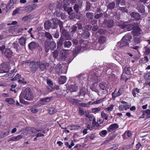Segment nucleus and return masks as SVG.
<instances>
[{
    "label": "nucleus",
    "instance_id": "f257e3e1",
    "mask_svg": "<svg viewBox=\"0 0 150 150\" xmlns=\"http://www.w3.org/2000/svg\"><path fill=\"white\" fill-rule=\"evenodd\" d=\"M33 97V94L32 93L31 89L29 88H25L23 92H22L20 96V100L21 103H23V99L27 100H31Z\"/></svg>",
    "mask_w": 150,
    "mask_h": 150
},
{
    "label": "nucleus",
    "instance_id": "f03ea898",
    "mask_svg": "<svg viewBox=\"0 0 150 150\" xmlns=\"http://www.w3.org/2000/svg\"><path fill=\"white\" fill-rule=\"evenodd\" d=\"M45 51L46 52H49L50 49L51 50H54L56 48L57 45L54 41H51L49 42L48 41L46 40L45 42Z\"/></svg>",
    "mask_w": 150,
    "mask_h": 150
},
{
    "label": "nucleus",
    "instance_id": "7ed1b4c3",
    "mask_svg": "<svg viewBox=\"0 0 150 150\" xmlns=\"http://www.w3.org/2000/svg\"><path fill=\"white\" fill-rule=\"evenodd\" d=\"M119 25L122 29H124L125 31H129L132 30L134 27L133 23L129 24L127 22H120Z\"/></svg>",
    "mask_w": 150,
    "mask_h": 150
},
{
    "label": "nucleus",
    "instance_id": "20e7f679",
    "mask_svg": "<svg viewBox=\"0 0 150 150\" xmlns=\"http://www.w3.org/2000/svg\"><path fill=\"white\" fill-rule=\"evenodd\" d=\"M39 62V61L36 62L35 60H33L31 62L30 66V70L32 72L35 73L37 70Z\"/></svg>",
    "mask_w": 150,
    "mask_h": 150
},
{
    "label": "nucleus",
    "instance_id": "39448f33",
    "mask_svg": "<svg viewBox=\"0 0 150 150\" xmlns=\"http://www.w3.org/2000/svg\"><path fill=\"white\" fill-rule=\"evenodd\" d=\"M77 28L79 30H81L82 28V25L79 22L77 23L75 25H73L71 29V33L73 34L77 31Z\"/></svg>",
    "mask_w": 150,
    "mask_h": 150
},
{
    "label": "nucleus",
    "instance_id": "423d86ee",
    "mask_svg": "<svg viewBox=\"0 0 150 150\" xmlns=\"http://www.w3.org/2000/svg\"><path fill=\"white\" fill-rule=\"evenodd\" d=\"M106 39L105 38L104 36H101L99 38L98 42L96 44V46H99L98 48V49L99 50H101L103 49V47H100V44H103L106 43Z\"/></svg>",
    "mask_w": 150,
    "mask_h": 150
},
{
    "label": "nucleus",
    "instance_id": "0eeeda50",
    "mask_svg": "<svg viewBox=\"0 0 150 150\" xmlns=\"http://www.w3.org/2000/svg\"><path fill=\"white\" fill-rule=\"evenodd\" d=\"M2 68V69H0V73L8 72L10 69L9 63L8 62L4 63L3 65Z\"/></svg>",
    "mask_w": 150,
    "mask_h": 150
},
{
    "label": "nucleus",
    "instance_id": "6e6552de",
    "mask_svg": "<svg viewBox=\"0 0 150 150\" xmlns=\"http://www.w3.org/2000/svg\"><path fill=\"white\" fill-rule=\"evenodd\" d=\"M39 62L38 64V66L40 69L42 71H43L47 67L49 66V64L46 62H40L38 61Z\"/></svg>",
    "mask_w": 150,
    "mask_h": 150
},
{
    "label": "nucleus",
    "instance_id": "1a4fd4ad",
    "mask_svg": "<svg viewBox=\"0 0 150 150\" xmlns=\"http://www.w3.org/2000/svg\"><path fill=\"white\" fill-rule=\"evenodd\" d=\"M99 86L101 89L105 91V92L106 93L108 92V90H110L109 88V85L105 82H102L99 83Z\"/></svg>",
    "mask_w": 150,
    "mask_h": 150
},
{
    "label": "nucleus",
    "instance_id": "9d476101",
    "mask_svg": "<svg viewBox=\"0 0 150 150\" xmlns=\"http://www.w3.org/2000/svg\"><path fill=\"white\" fill-rule=\"evenodd\" d=\"M12 47L15 49L16 51L18 52L21 51L23 48L22 47L21 45L20 46L19 43L16 41L14 42L13 43Z\"/></svg>",
    "mask_w": 150,
    "mask_h": 150
},
{
    "label": "nucleus",
    "instance_id": "9b49d317",
    "mask_svg": "<svg viewBox=\"0 0 150 150\" xmlns=\"http://www.w3.org/2000/svg\"><path fill=\"white\" fill-rule=\"evenodd\" d=\"M61 33L64 37L65 40H71V37L66 30L65 29H62Z\"/></svg>",
    "mask_w": 150,
    "mask_h": 150
},
{
    "label": "nucleus",
    "instance_id": "f8f14e48",
    "mask_svg": "<svg viewBox=\"0 0 150 150\" xmlns=\"http://www.w3.org/2000/svg\"><path fill=\"white\" fill-rule=\"evenodd\" d=\"M132 39V37L130 34H128L124 36L122 39V41H124L125 42H128L129 44L130 42V40Z\"/></svg>",
    "mask_w": 150,
    "mask_h": 150
},
{
    "label": "nucleus",
    "instance_id": "ddd939ff",
    "mask_svg": "<svg viewBox=\"0 0 150 150\" xmlns=\"http://www.w3.org/2000/svg\"><path fill=\"white\" fill-rule=\"evenodd\" d=\"M5 56L7 57L10 58L13 54V52L9 49H6L4 52Z\"/></svg>",
    "mask_w": 150,
    "mask_h": 150
},
{
    "label": "nucleus",
    "instance_id": "4468645a",
    "mask_svg": "<svg viewBox=\"0 0 150 150\" xmlns=\"http://www.w3.org/2000/svg\"><path fill=\"white\" fill-rule=\"evenodd\" d=\"M132 33L134 35H138L141 34L140 29L138 26L134 27Z\"/></svg>",
    "mask_w": 150,
    "mask_h": 150
},
{
    "label": "nucleus",
    "instance_id": "2eb2a0df",
    "mask_svg": "<svg viewBox=\"0 0 150 150\" xmlns=\"http://www.w3.org/2000/svg\"><path fill=\"white\" fill-rule=\"evenodd\" d=\"M119 127L118 125L116 123H114L111 125L108 128L107 130L109 132H111L112 131L116 129Z\"/></svg>",
    "mask_w": 150,
    "mask_h": 150
},
{
    "label": "nucleus",
    "instance_id": "dca6fc26",
    "mask_svg": "<svg viewBox=\"0 0 150 150\" xmlns=\"http://www.w3.org/2000/svg\"><path fill=\"white\" fill-rule=\"evenodd\" d=\"M51 21L52 22V23L54 25V26L52 28L54 29L57 28L58 24L59 22L61 21L57 18H54L52 19Z\"/></svg>",
    "mask_w": 150,
    "mask_h": 150
},
{
    "label": "nucleus",
    "instance_id": "f3484780",
    "mask_svg": "<svg viewBox=\"0 0 150 150\" xmlns=\"http://www.w3.org/2000/svg\"><path fill=\"white\" fill-rule=\"evenodd\" d=\"M117 45L120 47L122 48L124 47L128 46L129 44L128 43V42H125L124 41H122V39L121 41L117 43Z\"/></svg>",
    "mask_w": 150,
    "mask_h": 150
},
{
    "label": "nucleus",
    "instance_id": "a211bd4d",
    "mask_svg": "<svg viewBox=\"0 0 150 150\" xmlns=\"http://www.w3.org/2000/svg\"><path fill=\"white\" fill-rule=\"evenodd\" d=\"M26 40L27 39L24 37H22L19 39V43L23 48L25 45Z\"/></svg>",
    "mask_w": 150,
    "mask_h": 150
},
{
    "label": "nucleus",
    "instance_id": "6ab92c4d",
    "mask_svg": "<svg viewBox=\"0 0 150 150\" xmlns=\"http://www.w3.org/2000/svg\"><path fill=\"white\" fill-rule=\"evenodd\" d=\"M130 15L132 17L134 18L137 20H139L140 17V14L137 13L132 12L130 13Z\"/></svg>",
    "mask_w": 150,
    "mask_h": 150
},
{
    "label": "nucleus",
    "instance_id": "aec40b11",
    "mask_svg": "<svg viewBox=\"0 0 150 150\" xmlns=\"http://www.w3.org/2000/svg\"><path fill=\"white\" fill-rule=\"evenodd\" d=\"M55 69L59 74L62 73V67L60 64H58L55 67Z\"/></svg>",
    "mask_w": 150,
    "mask_h": 150
},
{
    "label": "nucleus",
    "instance_id": "412c9836",
    "mask_svg": "<svg viewBox=\"0 0 150 150\" xmlns=\"http://www.w3.org/2000/svg\"><path fill=\"white\" fill-rule=\"evenodd\" d=\"M83 30V31L81 35L82 37L84 39L88 38L90 35L89 32L88 31H84Z\"/></svg>",
    "mask_w": 150,
    "mask_h": 150
},
{
    "label": "nucleus",
    "instance_id": "4be33fe9",
    "mask_svg": "<svg viewBox=\"0 0 150 150\" xmlns=\"http://www.w3.org/2000/svg\"><path fill=\"white\" fill-rule=\"evenodd\" d=\"M137 8L138 11L141 13H143L145 12V6H144L138 5L137 7Z\"/></svg>",
    "mask_w": 150,
    "mask_h": 150
},
{
    "label": "nucleus",
    "instance_id": "5701e85b",
    "mask_svg": "<svg viewBox=\"0 0 150 150\" xmlns=\"http://www.w3.org/2000/svg\"><path fill=\"white\" fill-rule=\"evenodd\" d=\"M51 23L49 21H47L44 23V27L46 30L49 29L51 27Z\"/></svg>",
    "mask_w": 150,
    "mask_h": 150
},
{
    "label": "nucleus",
    "instance_id": "b1692460",
    "mask_svg": "<svg viewBox=\"0 0 150 150\" xmlns=\"http://www.w3.org/2000/svg\"><path fill=\"white\" fill-rule=\"evenodd\" d=\"M69 88L71 92H76L78 89V86L76 84L71 85L69 86Z\"/></svg>",
    "mask_w": 150,
    "mask_h": 150
},
{
    "label": "nucleus",
    "instance_id": "393cba45",
    "mask_svg": "<svg viewBox=\"0 0 150 150\" xmlns=\"http://www.w3.org/2000/svg\"><path fill=\"white\" fill-rule=\"evenodd\" d=\"M115 6V3L114 2H112L108 4L107 6V8L108 9L112 10L114 9Z\"/></svg>",
    "mask_w": 150,
    "mask_h": 150
},
{
    "label": "nucleus",
    "instance_id": "a878e982",
    "mask_svg": "<svg viewBox=\"0 0 150 150\" xmlns=\"http://www.w3.org/2000/svg\"><path fill=\"white\" fill-rule=\"evenodd\" d=\"M106 24L108 27L111 28L114 25V21L113 20L110 19L107 21Z\"/></svg>",
    "mask_w": 150,
    "mask_h": 150
},
{
    "label": "nucleus",
    "instance_id": "bb28decb",
    "mask_svg": "<svg viewBox=\"0 0 150 150\" xmlns=\"http://www.w3.org/2000/svg\"><path fill=\"white\" fill-rule=\"evenodd\" d=\"M67 79V78L65 76H62L59 79V83L61 84H63L64 83L66 82Z\"/></svg>",
    "mask_w": 150,
    "mask_h": 150
},
{
    "label": "nucleus",
    "instance_id": "cd10ccee",
    "mask_svg": "<svg viewBox=\"0 0 150 150\" xmlns=\"http://www.w3.org/2000/svg\"><path fill=\"white\" fill-rule=\"evenodd\" d=\"M5 101L10 104L14 105L15 103V101L12 98H6Z\"/></svg>",
    "mask_w": 150,
    "mask_h": 150
},
{
    "label": "nucleus",
    "instance_id": "c85d7f7f",
    "mask_svg": "<svg viewBox=\"0 0 150 150\" xmlns=\"http://www.w3.org/2000/svg\"><path fill=\"white\" fill-rule=\"evenodd\" d=\"M116 5L119 6L120 3L121 6H125V0H116Z\"/></svg>",
    "mask_w": 150,
    "mask_h": 150
},
{
    "label": "nucleus",
    "instance_id": "c756f323",
    "mask_svg": "<svg viewBox=\"0 0 150 150\" xmlns=\"http://www.w3.org/2000/svg\"><path fill=\"white\" fill-rule=\"evenodd\" d=\"M26 130H31V133H36L37 132H39L40 130H37L35 128L33 127H28L26 128Z\"/></svg>",
    "mask_w": 150,
    "mask_h": 150
},
{
    "label": "nucleus",
    "instance_id": "7c9ffc66",
    "mask_svg": "<svg viewBox=\"0 0 150 150\" xmlns=\"http://www.w3.org/2000/svg\"><path fill=\"white\" fill-rule=\"evenodd\" d=\"M64 47L67 48H69L72 45L71 42L69 41H65L64 42Z\"/></svg>",
    "mask_w": 150,
    "mask_h": 150
},
{
    "label": "nucleus",
    "instance_id": "2f4dec72",
    "mask_svg": "<svg viewBox=\"0 0 150 150\" xmlns=\"http://www.w3.org/2000/svg\"><path fill=\"white\" fill-rule=\"evenodd\" d=\"M37 46L36 44L34 42H32L29 44L28 47L30 49H32L35 48Z\"/></svg>",
    "mask_w": 150,
    "mask_h": 150
},
{
    "label": "nucleus",
    "instance_id": "473e14b6",
    "mask_svg": "<svg viewBox=\"0 0 150 150\" xmlns=\"http://www.w3.org/2000/svg\"><path fill=\"white\" fill-rule=\"evenodd\" d=\"M22 138V136L21 135H18L16 137H13L11 138V140L13 141H16L19 140Z\"/></svg>",
    "mask_w": 150,
    "mask_h": 150
},
{
    "label": "nucleus",
    "instance_id": "72a5a7b5",
    "mask_svg": "<svg viewBox=\"0 0 150 150\" xmlns=\"http://www.w3.org/2000/svg\"><path fill=\"white\" fill-rule=\"evenodd\" d=\"M80 128V127L78 125H74L70 127V129L71 130H79Z\"/></svg>",
    "mask_w": 150,
    "mask_h": 150
},
{
    "label": "nucleus",
    "instance_id": "f704fd0d",
    "mask_svg": "<svg viewBox=\"0 0 150 150\" xmlns=\"http://www.w3.org/2000/svg\"><path fill=\"white\" fill-rule=\"evenodd\" d=\"M124 89L123 88H120L116 94L115 97H117L121 95L123 92Z\"/></svg>",
    "mask_w": 150,
    "mask_h": 150
},
{
    "label": "nucleus",
    "instance_id": "c9c22d12",
    "mask_svg": "<svg viewBox=\"0 0 150 150\" xmlns=\"http://www.w3.org/2000/svg\"><path fill=\"white\" fill-rule=\"evenodd\" d=\"M104 99L105 98H103L102 99L98 100H96L95 101L93 102L91 104L95 105L100 104L103 101Z\"/></svg>",
    "mask_w": 150,
    "mask_h": 150
},
{
    "label": "nucleus",
    "instance_id": "e433bc0d",
    "mask_svg": "<svg viewBox=\"0 0 150 150\" xmlns=\"http://www.w3.org/2000/svg\"><path fill=\"white\" fill-rule=\"evenodd\" d=\"M13 2L12 0H10L9 2L7 4V7L8 8H13Z\"/></svg>",
    "mask_w": 150,
    "mask_h": 150
},
{
    "label": "nucleus",
    "instance_id": "4c0bfd02",
    "mask_svg": "<svg viewBox=\"0 0 150 150\" xmlns=\"http://www.w3.org/2000/svg\"><path fill=\"white\" fill-rule=\"evenodd\" d=\"M118 10L120 11L122 13H128V10L125 7H120L118 8Z\"/></svg>",
    "mask_w": 150,
    "mask_h": 150
},
{
    "label": "nucleus",
    "instance_id": "58836bf2",
    "mask_svg": "<svg viewBox=\"0 0 150 150\" xmlns=\"http://www.w3.org/2000/svg\"><path fill=\"white\" fill-rule=\"evenodd\" d=\"M81 8L78 5L75 4L74 6V9L77 13H79L80 9Z\"/></svg>",
    "mask_w": 150,
    "mask_h": 150
},
{
    "label": "nucleus",
    "instance_id": "ea45409f",
    "mask_svg": "<svg viewBox=\"0 0 150 150\" xmlns=\"http://www.w3.org/2000/svg\"><path fill=\"white\" fill-rule=\"evenodd\" d=\"M86 7L85 8V10L86 11H89L91 8V3L88 1H86Z\"/></svg>",
    "mask_w": 150,
    "mask_h": 150
},
{
    "label": "nucleus",
    "instance_id": "a19ab883",
    "mask_svg": "<svg viewBox=\"0 0 150 150\" xmlns=\"http://www.w3.org/2000/svg\"><path fill=\"white\" fill-rule=\"evenodd\" d=\"M103 15L102 13H97L95 12L94 14V18L96 19H98L103 16Z\"/></svg>",
    "mask_w": 150,
    "mask_h": 150
},
{
    "label": "nucleus",
    "instance_id": "79ce46f5",
    "mask_svg": "<svg viewBox=\"0 0 150 150\" xmlns=\"http://www.w3.org/2000/svg\"><path fill=\"white\" fill-rule=\"evenodd\" d=\"M45 36L46 38L50 40L52 39V35L49 33L46 32L45 33Z\"/></svg>",
    "mask_w": 150,
    "mask_h": 150
},
{
    "label": "nucleus",
    "instance_id": "37998d69",
    "mask_svg": "<svg viewBox=\"0 0 150 150\" xmlns=\"http://www.w3.org/2000/svg\"><path fill=\"white\" fill-rule=\"evenodd\" d=\"M101 115L102 118L103 119H105L106 120L108 119V115L105 113L103 111H102L101 112Z\"/></svg>",
    "mask_w": 150,
    "mask_h": 150
},
{
    "label": "nucleus",
    "instance_id": "c03bdc74",
    "mask_svg": "<svg viewBox=\"0 0 150 150\" xmlns=\"http://www.w3.org/2000/svg\"><path fill=\"white\" fill-rule=\"evenodd\" d=\"M123 72H125L127 74H129L131 73L130 68L127 67H125L123 69Z\"/></svg>",
    "mask_w": 150,
    "mask_h": 150
},
{
    "label": "nucleus",
    "instance_id": "a18cd8bd",
    "mask_svg": "<svg viewBox=\"0 0 150 150\" xmlns=\"http://www.w3.org/2000/svg\"><path fill=\"white\" fill-rule=\"evenodd\" d=\"M59 54V52L57 50H55L52 52V55L53 57L56 59L57 58Z\"/></svg>",
    "mask_w": 150,
    "mask_h": 150
},
{
    "label": "nucleus",
    "instance_id": "49530a36",
    "mask_svg": "<svg viewBox=\"0 0 150 150\" xmlns=\"http://www.w3.org/2000/svg\"><path fill=\"white\" fill-rule=\"evenodd\" d=\"M144 49L145 50V54L146 55H148L150 53V48L147 46H145Z\"/></svg>",
    "mask_w": 150,
    "mask_h": 150
},
{
    "label": "nucleus",
    "instance_id": "de8ad7c7",
    "mask_svg": "<svg viewBox=\"0 0 150 150\" xmlns=\"http://www.w3.org/2000/svg\"><path fill=\"white\" fill-rule=\"evenodd\" d=\"M25 10L27 12H29L33 11L32 8L30 5L26 7L25 8Z\"/></svg>",
    "mask_w": 150,
    "mask_h": 150
},
{
    "label": "nucleus",
    "instance_id": "09e8293b",
    "mask_svg": "<svg viewBox=\"0 0 150 150\" xmlns=\"http://www.w3.org/2000/svg\"><path fill=\"white\" fill-rule=\"evenodd\" d=\"M115 136L114 135L110 136L109 138L105 141L104 143L105 144L108 143L110 141L112 140L113 139L115 138Z\"/></svg>",
    "mask_w": 150,
    "mask_h": 150
},
{
    "label": "nucleus",
    "instance_id": "8fccbe9b",
    "mask_svg": "<svg viewBox=\"0 0 150 150\" xmlns=\"http://www.w3.org/2000/svg\"><path fill=\"white\" fill-rule=\"evenodd\" d=\"M86 16L87 18L89 19H92L93 18V13L90 12L86 13Z\"/></svg>",
    "mask_w": 150,
    "mask_h": 150
},
{
    "label": "nucleus",
    "instance_id": "3c124183",
    "mask_svg": "<svg viewBox=\"0 0 150 150\" xmlns=\"http://www.w3.org/2000/svg\"><path fill=\"white\" fill-rule=\"evenodd\" d=\"M50 100V98L49 97H47L41 99L40 100L41 102H43V103H41L42 104L45 103V102H47Z\"/></svg>",
    "mask_w": 150,
    "mask_h": 150
},
{
    "label": "nucleus",
    "instance_id": "603ef678",
    "mask_svg": "<svg viewBox=\"0 0 150 150\" xmlns=\"http://www.w3.org/2000/svg\"><path fill=\"white\" fill-rule=\"evenodd\" d=\"M119 109L121 111H122L124 110H127L126 105H120L119 107Z\"/></svg>",
    "mask_w": 150,
    "mask_h": 150
},
{
    "label": "nucleus",
    "instance_id": "864d4df0",
    "mask_svg": "<svg viewBox=\"0 0 150 150\" xmlns=\"http://www.w3.org/2000/svg\"><path fill=\"white\" fill-rule=\"evenodd\" d=\"M107 132L106 130H103L99 133L100 135L102 137L105 136L107 134Z\"/></svg>",
    "mask_w": 150,
    "mask_h": 150
},
{
    "label": "nucleus",
    "instance_id": "5fc2aeb1",
    "mask_svg": "<svg viewBox=\"0 0 150 150\" xmlns=\"http://www.w3.org/2000/svg\"><path fill=\"white\" fill-rule=\"evenodd\" d=\"M124 136L127 135L128 137H130L132 135L131 132L130 131H126L124 134Z\"/></svg>",
    "mask_w": 150,
    "mask_h": 150
},
{
    "label": "nucleus",
    "instance_id": "6e6d98bb",
    "mask_svg": "<svg viewBox=\"0 0 150 150\" xmlns=\"http://www.w3.org/2000/svg\"><path fill=\"white\" fill-rule=\"evenodd\" d=\"M133 42L134 45H137L140 42L139 39L138 38H134L133 40Z\"/></svg>",
    "mask_w": 150,
    "mask_h": 150
},
{
    "label": "nucleus",
    "instance_id": "4d7b16f0",
    "mask_svg": "<svg viewBox=\"0 0 150 150\" xmlns=\"http://www.w3.org/2000/svg\"><path fill=\"white\" fill-rule=\"evenodd\" d=\"M56 112V110L54 108H50L49 110V112L50 114H52Z\"/></svg>",
    "mask_w": 150,
    "mask_h": 150
},
{
    "label": "nucleus",
    "instance_id": "13d9d810",
    "mask_svg": "<svg viewBox=\"0 0 150 150\" xmlns=\"http://www.w3.org/2000/svg\"><path fill=\"white\" fill-rule=\"evenodd\" d=\"M20 11V9L19 8H17L14 10L13 11V13H12V15L13 16H14L16 14H18L19 13V11Z\"/></svg>",
    "mask_w": 150,
    "mask_h": 150
},
{
    "label": "nucleus",
    "instance_id": "bf43d9fd",
    "mask_svg": "<svg viewBox=\"0 0 150 150\" xmlns=\"http://www.w3.org/2000/svg\"><path fill=\"white\" fill-rule=\"evenodd\" d=\"M9 132L8 130H7L6 132H4V133H3L2 134V135L1 136V137H5L7 135H8L9 134Z\"/></svg>",
    "mask_w": 150,
    "mask_h": 150
},
{
    "label": "nucleus",
    "instance_id": "052dcab7",
    "mask_svg": "<svg viewBox=\"0 0 150 150\" xmlns=\"http://www.w3.org/2000/svg\"><path fill=\"white\" fill-rule=\"evenodd\" d=\"M87 117L89 119V120L90 121H92L93 119L95 118L94 117L93 115L92 114H90L88 116H87Z\"/></svg>",
    "mask_w": 150,
    "mask_h": 150
},
{
    "label": "nucleus",
    "instance_id": "680f3d73",
    "mask_svg": "<svg viewBox=\"0 0 150 150\" xmlns=\"http://www.w3.org/2000/svg\"><path fill=\"white\" fill-rule=\"evenodd\" d=\"M114 106L112 105L110 107L107 108L106 109H105V111L106 112H107L108 111H111L113 109Z\"/></svg>",
    "mask_w": 150,
    "mask_h": 150
},
{
    "label": "nucleus",
    "instance_id": "e2e57ef3",
    "mask_svg": "<svg viewBox=\"0 0 150 150\" xmlns=\"http://www.w3.org/2000/svg\"><path fill=\"white\" fill-rule=\"evenodd\" d=\"M101 110L100 108L98 107L95 108H93L92 110V111L94 112H97L98 111H100Z\"/></svg>",
    "mask_w": 150,
    "mask_h": 150
},
{
    "label": "nucleus",
    "instance_id": "0e129e2a",
    "mask_svg": "<svg viewBox=\"0 0 150 150\" xmlns=\"http://www.w3.org/2000/svg\"><path fill=\"white\" fill-rule=\"evenodd\" d=\"M144 112L146 114V116L148 117H150V110L149 109H147Z\"/></svg>",
    "mask_w": 150,
    "mask_h": 150
},
{
    "label": "nucleus",
    "instance_id": "69168bd1",
    "mask_svg": "<svg viewBox=\"0 0 150 150\" xmlns=\"http://www.w3.org/2000/svg\"><path fill=\"white\" fill-rule=\"evenodd\" d=\"M79 113L80 115H83L84 114L85 112L80 108L79 109Z\"/></svg>",
    "mask_w": 150,
    "mask_h": 150
},
{
    "label": "nucleus",
    "instance_id": "338daca9",
    "mask_svg": "<svg viewBox=\"0 0 150 150\" xmlns=\"http://www.w3.org/2000/svg\"><path fill=\"white\" fill-rule=\"evenodd\" d=\"M71 101L73 105L76 104L79 102V100H78L76 99H72Z\"/></svg>",
    "mask_w": 150,
    "mask_h": 150
},
{
    "label": "nucleus",
    "instance_id": "774afa93",
    "mask_svg": "<svg viewBox=\"0 0 150 150\" xmlns=\"http://www.w3.org/2000/svg\"><path fill=\"white\" fill-rule=\"evenodd\" d=\"M118 146V144L114 145V146L113 147L109 148L108 150H115L117 148Z\"/></svg>",
    "mask_w": 150,
    "mask_h": 150
}]
</instances>
